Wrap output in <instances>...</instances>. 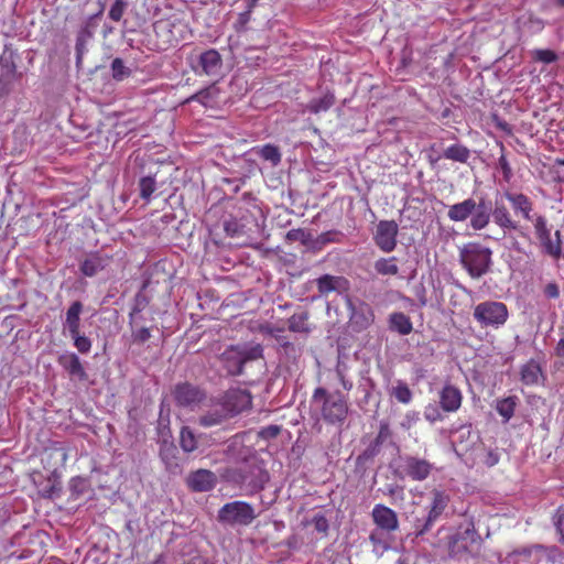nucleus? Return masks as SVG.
<instances>
[{"label":"nucleus","instance_id":"obj_19","mask_svg":"<svg viewBox=\"0 0 564 564\" xmlns=\"http://www.w3.org/2000/svg\"><path fill=\"white\" fill-rule=\"evenodd\" d=\"M404 471L413 480L422 481L426 479L432 470V464L426 459L417 458L414 456H405Z\"/></svg>","mask_w":564,"mask_h":564},{"label":"nucleus","instance_id":"obj_51","mask_svg":"<svg viewBox=\"0 0 564 564\" xmlns=\"http://www.w3.org/2000/svg\"><path fill=\"white\" fill-rule=\"evenodd\" d=\"M372 457L368 456L364 452H361L355 460V473L358 474L360 477H365L370 465L373 463Z\"/></svg>","mask_w":564,"mask_h":564},{"label":"nucleus","instance_id":"obj_56","mask_svg":"<svg viewBox=\"0 0 564 564\" xmlns=\"http://www.w3.org/2000/svg\"><path fill=\"white\" fill-rule=\"evenodd\" d=\"M434 522H427V516H423L421 518H415L414 520V534L415 536H421L427 533L433 527Z\"/></svg>","mask_w":564,"mask_h":564},{"label":"nucleus","instance_id":"obj_42","mask_svg":"<svg viewBox=\"0 0 564 564\" xmlns=\"http://www.w3.org/2000/svg\"><path fill=\"white\" fill-rule=\"evenodd\" d=\"M239 350L243 365L263 358V347L260 344L239 345Z\"/></svg>","mask_w":564,"mask_h":564},{"label":"nucleus","instance_id":"obj_15","mask_svg":"<svg viewBox=\"0 0 564 564\" xmlns=\"http://www.w3.org/2000/svg\"><path fill=\"white\" fill-rule=\"evenodd\" d=\"M478 539L479 535L473 524L466 528L460 527L451 538V546L454 552H469L471 546L478 542Z\"/></svg>","mask_w":564,"mask_h":564},{"label":"nucleus","instance_id":"obj_37","mask_svg":"<svg viewBox=\"0 0 564 564\" xmlns=\"http://www.w3.org/2000/svg\"><path fill=\"white\" fill-rule=\"evenodd\" d=\"M252 151L264 161L270 162L273 166L280 164L282 154L279 147L268 143L260 148H253Z\"/></svg>","mask_w":564,"mask_h":564},{"label":"nucleus","instance_id":"obj_25","mask_svg":"<svg viewBox=\"0 0 564 564\" xmlns=\"http://www.w3.org/2000/svg\"><path fill=\"white\" fill-rule=\"evenodd\" d=\"M505 197L511 204L516 215L521 214L524 219L531 220L533 204L530 198L522 193L506 192Z\"/></svg>","mask_w":564,"mask_h":564},{"label":"nucleus","instance_id":"obj_3","mask_svg":"<svg viewBox=\"0 0 564 564\" xmlns=\"http://www.w3.org/2000/svg\"><path fill=\"white\" fill-rule=\"evenodd\" d=\"M491 257V249L479 242H469L459 249V261L473 279H480L490 271Z\"/></svg>","mask_w":564,"mask_h":564},{"label":"nucleus","instance_id":"obj_64","mask_svg":"<svg viewBox=\"0 0 564 564\" xmlns=\"http://www.w3.org/2000/svg\"><path fill=\"white\" fill-rule=\"evenodd\" d=\"M312 521H313V524L317 532L327 533V531L329 529V524H328V520L326 519V517L324 514H322V513L315 514Z\"/></svg>","mask_w":564,"mask_h":564},{"label":"nucleus","instance_id":"obj_31","mask_svg":"<svg viewBox=\"0 0 564 564\" xmlns=\"http://www.w3.org/2000/svg\"><path fill=\"white\" fill-rule=\"evenodd\" d=\"M449 502V497L440 490H434L432 492V501L430 506V510L427 512V522H435L440 516L444 512L447 505Z\"/></svg>","mask_w":564,"mask_h":564},{"label":"nucleus","instance_id":"obj_50","mask_svg":"<svg viewBox=\"0 0 564 564\" xmlns=\"http://www.w3.org/2000/svg\"><path fill=\"white\" fill-rule=\"evenodd\" d=\"M69 336L74 340V346L80 354H88L91 348V340L85 336L80 335V330L70 333Z\"/></svg>","mask_w":564,"mask_h":564},{"label":"nucleus","instance_id":"obj_44","mask_svg":"<svg viewBox=\"0 0 564 564\" xmlns=\"http://www.w3.org/2000/svg\"><path fill=\"white\" fill-rule=\"evenodd\" d=\"M395 257L380 258L375 262L373 268L381 275H397L399 268L395 264Z\"/></svg>","mask_w":564,"mask_h":564},{"label":"nucleus","instance_id":"obj_16","mask_svg":"<svg viewBox=\"0 0 564 564\" xmlns=\"http://www.w3.org/2000/svg\"><path fill=\"white\" fill-rule=\"evenodd\" d=\"M372 519L378 528L387 532L395 531L399 528L397 513L384 505H376L372 509Z\"/></svg>","mask_w":564,"mask_h":564},{"label":"nucleus","instance_id":"obj_52","mask_svg":"<svg viewBox=\"0 0 564 564\" xmlns=\"http://www.w3.org/2000/svg\"><path fill=\"white\" fill-rule=\"evenodd\" d=\"M558 542L564 546V507H558L552 517Z\"/></svg>","mask_w":564,"mask_h":564},{"label":"nucleus","instance_id":"obj_5","mask_svg":"<svg viewBox=\"0 0 564 564\" xmlns=\"http://www.w3.org/2000/svg\"><path fill=\"white\" fill-rule=\"evenodd\" d=\"M345 302L349 312L348 328L352 333H361L368 329L375 322V312L367 302L345 295Z\"/></svg>","mask_w":564,"mask_h":564},{"label":"nucleus","instance_id":"obj_32","mask_svg":"<svg viewBox=\"0 0 564 564\" xmlns=\"http://www.w3.org/2000/svg\"><path fill=\"white\" fill-rule=\"evenodd\" d=\"M310 313L308 311H301L294 313L288 319V328L290 332L300 333V334H310L312 328L308 324Z\"/></svg>","mask_w":564,"mask_h":564},{"label":"nucleus","instance_id":"obj_46","mask_svg":"<svg viewBox=\"0 0 564 564\" xmlns=\"http://www.w3.org/2000/svg\"><path fill=\"white\" fill-rule=\"evenodd\" d=\"M217 93H218V89L216 88V86L212 85V86H209L207 88H203L199 91H197L196 94L192 95L186 100V102L198 101L206 106L210 100L215 99Z\"/></svg>","mask_w":564,"mask_h":564},{"label":"nucleus","instance_id":"obj_23","mask_svg":"<svg viewBox=\"0 0 564 564\" xmlns=\"http://www.w3.org/2000/svg\"><path fill=\"white\" fill-rule=\"evenodd\" d=\"M177 453V447L174 445L173 442L166 438L162 440L159 454L166 469L173 474L181 471Z\"/></svg>","mask_w":564,"mask_h":564},{"label":"nucleus","instance_id":"obj_36","mask_svg":"<svg viewBox=\"0 0 564 564\" xmlns=\"http://www.w3.org/2000/svg\"><path fill=\"white\" fill-rule=\"evenodd\" d=\"M519 404L517 395H510L497 400L496 410L503 417V422H508L514 414L516 408Z\"/></svg>","mask_w":564,"mask_h":564},{"label":"nucleus","instance_id":"obj_41","mask_svg":"<svg viewBox=\"0 0 564 564\" xmlns=\"http://www.w3.org/2000/svg\"><path fill=\"white\" fill-rule=\"evenodd\" d=\"M149 281H144L140 291L134 295L133 305L129 313V318H133L137 313H142V311L150 304V296L144 292L148 288Z\"/></svg>","mask_w":564,"mask_h":564},{"label":"nucleus","instance_id":"obj_2","mask_svg":"<svg viewBox=\"0 0 564 564\" xmlns=\"http://www.w3.org/2000/svg\"><path fill=\"white\" fill-rule=\"evenodd\" d=\"M491 214V200L485 196H478L449 206L447 217L455 223L469 219L470 228L478 231L489 225Z\"/></svg>","mask_w":564,"mask_h":564},{"label":"nucleus","instance_id":"obj_7","mask_svg":"<svg viewBox=\"0 0 564 564\" xmlns=\"http://www.w3.org/2000/svg\"><path fill=\"white\" fill-rule=\"evenodd\" d=\"M474 317L485 327H499L508 318V308L502 302L486 301L475 307Z\"/></svg>","mask_w":564,"mask_h":564},{"label":"nucleus","instance_id":"obj_62","mask_svg":"<svg viewBox=\"0 0 564 564\" xmlns=\"http://www.w3.org/2000/svg\"><path fill=\"white\" fill-rule=\"evenodd\" d=\"M424 417L430 423H435L437 421H442L443 420V415H442L441 411L435 405H429V406L425 408V410H424Z\"/></svg>","mask_w":564,"mask_h":564},{"label":"nucleus","instance_id":"obj_47","mask_svg":"<svg viewBox=\"0 0 564 564\" xmlns=\"http://www.w3.org/2000/svg\"><path fill=\"white\" fill-rule=\"evenodd\" d=\"M283 329L282 328H275V329H270L269 330V334L274 337V339L276 340V343L279 344V346L284 350L285 355L288 356H292V355H295L296 352V349H295V346L293 343H291L286 336H283V335H280L278 333H281Z\"/></svg>","mask_w":564,"mask_h":564},{"label":"nucleus","instance_id":"obj_35","mask_svg":"<svg viewBox=\"0 0 564 564\" xmlns=\"http://www.w3.org/2000/svg\"><path fill=\"white\" fill-rule=\"evenodd\" d=\"M129 327L131 330V346H142L151 338V328L143 325H135L134 318H129Z\"/></svg>","mask_w":564,"mask_h":564},{"label":"nucleus","instance_id":"obj_27","mask_svg":"<svg viewBox=\"0 0 564 564\" xmlns=\"http://www.w3.org/2000/svg\"><path fill=\"white\" fill-rule=\"evenodd\" d=\"M231 416L227 413L220 402L212 406L208 411L198 417V424L203 427L220 425Z\"/></svg>","mask_w":564,"mask_h":564},{"label":"nucleus","instance_id":"obj_1","mask_svg":"<svg viewBox=\"0 0 564 564\" xmlns=\"http://www.w3.org/2000/svg\"><path fill=\"white\" fill-rule=\"evenodd\" d=\"M237 441L234 440L226 449V454L235 459L236 465L226 467L220 471V478L231 485L245 489L248 494L262 491L270 480V474L264 463L249 448L241 447L235 454Z\"/></svg>","mask_w":564,"mask_h":564},{"label":"nucleus","instance_id":"obj_57","mask_svg":"<svg viewBox=\"0 0 564 564\" xmlns=\"http://www.w3.org/2000/svg\"><path fill=\"white\" fill-rule=\"evenodd\" d=\"M533 58L544 64H551L557 59V55L552 50H535L533 52Z\"/></svg>","mask_w":564,"mask_h":564},{"label":"nucleus","instance_id":"obj_61","mask_svg":"<svg viewBox=\"0 0 564 564\" xmlns=\"http://www.w3.org/2000/svg\"><path fill=\"white\" fill-rule=\"evenodd\" d=\"M341 237H343V234L340 231L329 230V231L321 234L319 237L317 238V242H319L322 245H325L328 242H338Z\"/></svg>","mask_w":564,"mask_h":564},{"label":"nucleus","instance_id":"obj_55","mask_svg":"<svg viewBox=\"0 0 564 564\" xmlns=\"http://www.w3.org/2000/svg\"><path fill=\"white\" fill-rule=\"evenodd\" d=\"M127 8L128 2L126 0H116L108 12L109 19L115 22H119L122 19Z\"/></svg>","mask_w":564,"mask_h":564},{"label":"nucleus","instance_id":"obj_26","mask_svg":"<svg viewBox=\"0 0 564 564\" xmlns=\"http://www.w3.org/2000/svg\"><path fill=\"white\" fill-rule=\"evenodd\" d=\"M199 65L204 74L216 76L223 67V59L218 51L210 48L199 55Z\"/></svg>","mask_w":564,"mask_h":564},{"label":"nucleus","instance_id":"obj_45","mask_svg":"<svg viewBox=\"0 0 564 564\" xmlns=\"http://www.w3.org/2000/svg\"><path fill=\"white\" fill-rule=\"evenodd\" d=\"M88 487L89 484L86 478L80 476L73 477L68 482L70 498L74 500L79 499L88 490Z\"/></svg>","mask_w":564,"mask_h":564},{"label":"nucleus","instance_id":"obj_18","mask_svg":"<svg viewBox=\"0 0 564 564\" xmlns=\"http://www.w3.org/2000/svg\"><path fill=\"white\" fill-rule=\"evenodd\" d=\"M317 290L321 294L337 292L338 294L347 293L350 284L345 276L324 274L316 280Z\"/></svg>","mask_w":564,"mask_h":564},{"label":"nucleus","instance_id":"obj_14","mask_svg":"<svg viewBox=\"0 0 564 564\" xmlns=\"http://www.w3.org/2000/svg\"><path fill=\"white\" fill-rule=\"evenodd\" d=\"M223 368L228 376H241L243 373V362L240 356L239 345H231L219 356Z\"/></svg>","mask_w":564,"mask_h":564},{"label":"nucleus","instance_id":"obj_60","mask_svg":"<svg viewBox=\"0 0 564 564\" xmlns=\"http://www.w3.org/2000/svg\"><path fill=\"white\" fill-rule=\"evenodd\" d=\"M379 491H381L383 495H387L391 498H403V487L398 484H389L384 488H380Z\"/></svg>","mask_w":564,"mask_h":564},{"label":"nucleus","instance_id":"obj_49","mask_svg":"<svg viewBox=\"0 0 564 564\" xmlns=\"http://www.w3.org/2000/svg\"><path fill=\"white\" fill-rule=\"evenodd\" d=\"M156 188V182L152 176H143L139 181L140 197L149 200Z\"/></svg>","mask_w":564,"mask_h":564},{"label":"nucleus","instance_id":"obj_21","mask_svg":"<svg viewBox=\"0 0 564 564\" xmlns=\"http://www.w3.org/2000/svg\"><path fill=\"white\" fill-rule=\"evenodd\" d=\"M37 492L42 498L55 499L59 497L62 491L61 477L56 470L52 471L46 478L36 482Z\"/></svg>","mask_w":564,"mask_h":564},{"label":"nucleus","instance_id":"obj_8","mask_svg":"<svg viewBox=\"0 0 564 564\" xmlns=\"http://www.w3.org/2000/svg\"><path fill=\"white\" fill-rule=\"evenodd\" d=\"M23 58L28 59L29 64H31L33 61L32 52H19L12 44H6L0 55V68L18 75L19 77H23L28 72V66L22 63Z\"/></svg>","mask_w":564,"mask_h":564},{"label":"nucleus","instance_id":"obj_9","mask_svg":"<svg viewBox=\"0 0 564 564\" xmlns=\"http://www.w3.org/2000/svg\"><path fill=\"white\" fill-rule=\"evenodd\" d=\"M322 417L329 424H343L349 412V408L344 395L335 392L326 398L322 404Z\"/></svg>","mask_w":564,"mask_h":564},{"label":"nucleus","instance_id":"obj_58","mask_svg":"<svg viewBox=\"0 0 564 564\" xmlns=\"http://www.w3.org/2000/svg\"><path fill=\"white\" fill-rule=\"evenodd\" d=\"M253 9H250L247 6V10L239 13L237 21L234 24V28L237 32H245L247 30V24L250 21L251 12Z\"/></svg>","mask_w":564,"mask_h":564},{"label":"nucleus","instance_id":"obj_40","mask_svg":"<svg viewBox=\"0 0 564 564\" xmlns=\"http://www.w3.org/2000/svg\"><path fill=\"white\" fill-rule=\"evenodd\" d=\"M540 245L543 249V252L555 260L562 257V240L553 241L551 239V232L539 238Z\"/></svg>","mask_w":564,"mask_h":564},{"label":"nucleus","instance_id":"obj_13","mask_svg":"<svg viewBox=\"0 0 564 564\" xmlns=\"http://www.w3.org/2000/svg\"><path fill=\"white\" fill-rule=\"evenodd\" d=\"M186 485L194 492L210 491L217 485V476L209 469L200 468L189 473Z\"/></svg>","mask_w":564,"mask_h":564},{"label":"nucleus","instance_id":"obj_29","mask_svg":"<svg viewBox=\"0 0 564 564\" xmlns=\"http://www.w3.org/2000/svg\"><path fill=\"white\" fill-rule=\"evenodd\" d=\"M83 310L84 305L80 301H74L69 305L63 323L64 330H68L69 334L80 330V314L83 313Z\"/></svg>","mask_w":564,"mask_h":564},{"label":"nucleus","instance_id":"obj_24","mask_svg":"<svg viewBox=\"0 0 564 564\" xmlns=\"http://www.w3.org/2000/svg\"><path fill=\"white\" fill-rule=\"evenodd\" d=\"M392 432L390 430L389 423L386 421H381L379 424V431L377 436L369 443V445L362 451L368 456L375 458L381 452L382 446L391 441Z\"/></svg>","mask_w":564,"mask_h":564},{"label":"nucleus","instance_id":"obj_22","mask_svg":"<svg viewBox=\"0 0 564 564\" xmlns=\"http://www.w3.org/2000/svg\"><path fill=\"white\" fill-rule=\"evenodd\" d=\"M462 392L453 384H445L440 392V404L445 412H455L462 404Z\"/></svg>","mask_w":564,"mask_h":564},{"label":"nucleus","instance_id":"obj_12","mask_svg":"<svg viewBox=\"0 0 564 564\" xmlns=\"http://www.w3.org/2000/svg\"><path fill=\"white\" fill-rule=\"evenodd\" d=\"M98 14L87 17L80 24L76 34V65L79 66L85 53L87 52V44L94 37L98 28Z\"/></svg>","mask_w":564,"mask_h":564},{"label":"nucleus","instance_id":"obj_6","mask_svg":"<svg viewBox=\"0 0 564 564\" xmlns=\"http://www.w3.org/2000/svg\"><path fill=\"white\" fill-rule=\"evenodd\" d=\"M171 395L176 406L189 410H194L207 397L203 388L188 381L174 384Z\"/></svg>","mask_w":564,"mask_h":564},{"label":"nucleus","instance_id":"obj_53","mask_svg":"<svg viewBox=\"0 0 564 564\" xmlns=\"http://www.w3.org/2000/svg\"><path fill=\"white\" fill-rule=\"evenodd\" d=\"M392 395L401 403H409L412 400V391L404 382H399L392 391Z\"/></svg>","mask_w":564,"mask_h":564},{"label":"nucleus","instance_id":"obj_10","mask_svg":"<svg viewBox=\"0 0 564 564\" xmlns=\"http://www.w3.org/2000/svg\"><path fill=\"white\" fill-rule=\"evenodd\" d=\"M219 402L225 408L227 413L235 417L241 412L249 410L252 404L251 393L246 389L234 388L229 389L221 395Z\"/></svg>","mask_w":564,"mask_h":564},{"label":"nucleus","instance_id":"obj_30","mask_svg":"<svg viewBox=\"0 0 564 564\" xmlns=\"http://www.w3.org/2000/svg\"><path fill=\"white\" fill-rule=\"evenodd\" d=\"M520 376L522 383L527 386L538 384L543 379L542 368L534 359L521 367Z\"/></svg>","mask_w":564,"mask_h":564},{"label":"nucleus","instance_id":"obj_43","mask_svg":"<svg viewBox=\"0 0 564 564\" xmlns=\"http://www.w3.org/2000/svg\"><path fill=\"white\" fill-rule=\"evenodd\" d=\"M180 445L185 453L197 449V438L189 426H183L180 433Z\"/></svg>","mask_w":564,"mask_h":564},{"label":"nucleus","instance_id":"obj_28","mask_svg":"<svg viewBox=\"0 0 564 564\" xmlns=\"http://www.w3.org/2000/svg\"><path fill=\"white\" fill-rule=\"evenodd\" d=\"M491 217L494 218L495 224L503 231L518 229V223L512 220L509 210L503 204L496 202L494 205L491 203Z\"/></svg>","mask_w":564,"mask_h":564},{"label":"nucleus","instance_id":"obj_63","mask_svg":"<svg viewBox=\"0 0 564 564\" xmlns=\"http://www.w3.org/2000/svg\"><path fill=\"white\" fill-rule=\"evenodd\" d=\"M281 432V427L279 425H268L263 429H261L258 433V435L261 437V438H264V440H272V438H275Z\"/></svg>","mask_w":564,"mask_h":564},{"label":"nucleus","instance_id":"obj_4","mask_svg":"<svg viewBox=\"0 0 564 564\" xmlns=\"http://www.w3.org/2000/svg\"><path fill=\"white\" fill-rule=\"evenodd\" d=\"M257 518L253 507L246 501H231L225 503L217 513L218 522L230 527H247Z\"/></svg>","mask_w":564,"mask_h":564},{"label":"nucleus","instance_id":"obj_20","mask_svg":"<svg viewBox=\"0 0 564 564\" xmlns=\"http://www.w3.org/2000/svg\"><path fill=\"white\" fill-rule=\"evenodd\" d=\"M111 258L100 252L89 253L79 265L80 272L85 276H95L102 271L110 262Z\"/></svg>","mask_w":564,"mask_h":564},{"label":"nucleus","instance_id":"obj_34","mask_svg":"<svg viewBox=\"0 0 564 564\" xmlns=\"http://www.w3.org/2000/svg\"><path fill=\"white\" fill-rule=\"evenodd\" d=\"M335 95L327 90L322 97L312 98L306 108L311 113L327 111L335 104Z\"/></svg>","mask_w":564,"mask_h":564},{"label":"nucleus","instance_id":"obj_11","mask_svg":"<svg viewBox=\"0 0 564 564\" xmlns=\"http://www.w3.org/2000/svg\"><path fill=\"white\" fill-rule=\"evenodd\" d=\"M398 232L399 227L394 220H380L373 235L376 246L383 252L393 251L397 247Z\"/></svg>","mask_w":564,"mask_h":564},{"label":"nucleus","instance_id":"obj_17","mask_svg":"<svg viewBox=\"0 0 564 564\" xmlns=\"http://www.w3.org/2000/svg\"><path fill=\"white\" fill-rule=\"evenodd\" d=\"M57 364L69 375L70 378H77L80 381H85L88 375L75 352L65 351L57 358Z\"/></svg>","mask_w":564,"mask_h":564},{"label":"nucleus","instance_id":"obj_59","mask_svg":"<svg viewBox=\"0 0 564 564\" xmlns=\"http://www.w3.org/2000/svg\"><path fill=\"white\" fill-rule=\"evenodd\" d=\"M371 387L372 382L370 380L358 386V391L362 393V398L358 400L359 408L364 409V406L369 402L371 397Z\"/></svg>","mask_w":564,"mask_h":564},{"label":"nucleus","instance_id":"obj_33","mask_svg":"<svg viewBox=\"0 0 564 564\" xmlns=\"http://www.w3.org/2000/svg\"><path fill=\"white\" fill-rule=\"evenodd\" d=\"M390 329L400 335H409L413 330L412 322L408 315L402 312H394L389 316Z\"/></svg>","mask_w":564,"mask_h":564},{"label":"nucleus","instance_id":"obj_39","mask_svg":"<svg viewBox=\"0 0 564 564\" xmlns=\"http://www.w3.org/2000/svg\"><path fill=\"white\" fill-rule=\"evenodd\" d=\"M21 79L22 77L0 68V99L8 97L13 91L15 83Z\"/></svg>","mask_w":564,"mask_h":564},{"label":"nucleus","instance_id":"obj_54","mask_svg":"<svg viewBox=\"0 0 564 564\" xmlns=\"http://www.w3.org/2000/svg\"><path fill=\"white\" fill-rule=\"evenodd\" d=\"M243 227L245 226L234 217L224 221V230L230 237L241 236L245 232Z\"/></svg>","mask_w":564,"mask_h":564},{"label":"nucleus","instance_id":"obj_48","mask_svg":"<svg viewBox=\"0 0 564 564\" xmlns=\"http://www.w3.org/2000/svg\"><path fill=\"white\" fill-rule=\"evenodd\" d=\"M131 75L130 68H128L123 61L119 57H116L111 62V76L116 82H121L124 78Z\"/></svg>","mask_w":564,"mask_h":564},{"label":"nucleus","instance_id":"obj_38","mask_svg":"<svg viewBox=\"0 0 564 564\" xmlns=\"http://www.w3.org/2000/svg\"><path fill=\"white\" fill-rule=\"evenodd\" d=\"M443 156L454 162L466 163L470 156V151L467 147L455 143L444 150Z\"/></svg>","mask_w":564,"mask_h":564}]
</instances>
